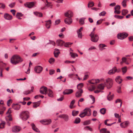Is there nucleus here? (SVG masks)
<instances>
[{"instance_id": "nucleus-47", "label": "nucleus", "mask_w": 133, "mask_h": 133, "mask_svg": "<svg viewBox=\"0 0 133 133\" xmlns=\"http://www.w3.org/2000/svg\"><path fill=\"white\" fill-rule=\"evenodd\" d=\"M55 61V59L54 58H51L49 60V62L51 64H53Z\"/></svg>"}, {"instance_id": "nucleus-52", "label": "nucleus", "mask_w": 133, "mask_h": 133, "mask_svg": "<svg viewBox=\"0 0 133 133\" xmlns=\"http://www.w3.org/2000/svg\"><path fill=\"white\" fill-rule=\"evenodd\" d=\"M83 84L82 83H80L77 85V88L78 89H81V88L83 87Z\"/></svg>"}, {"instance_id": "nucleus-4", "label": "nucleus", "mask_w": 133, "mask_h": 133, "mask_svg": "<svg viewBox=\"0 0 133 133\" xmlns=\"http://www.w3.org/2000/svg\"><path fill=\"white\" fill-rule=\"evenodd\" d=\"M105 85L107 87L108 89H109L111 88L113 85V81L112 79L108 78L106 79L105 82Z\"/></svg>"}, {"instance_id": "nucleus-62", "label": "nucleus", "mask_w": 133, "mask_h": 133, "mask_svg": "<svg viewBox=\"0 0 133 133\" xmlns=\"http://www.w3.org/2000/svg\"><path fill=\"white\" fill-rule=\"evenodd\" d=\"M15 4V2L12 3L10 4L9 6L10 8H12L14 6Z\"/></svg>"}, {"instance_id": "nucleus-29", "label": "nucleus", "mask_w": 133, "mask_h": 133, "mask_svg": "<svg viewBox=\"0 0 133 133\" xmlns=\"http://www.w3.org/2000/svg\"><path fill=\"white\" fill-rule=\"evenodd\" d=\"M107 129L105 128H103L101 129L100 130V133H110L109 131H107Z\"/></svg>"}, {"instance_id": "nucleus-34", "label": "nucleus", "mask_w": 133, "mask_h": 133, "mask_svg": "<svg viewBox=\"0 0 133 133\" xmlns=\"http://www.w3.org/2000/svg\"><path fill=\"white\" fill-rule=\"evenodd\" d=\"M70 54L71 57L73 58H75V57H77L78 56V55L77 54L75 53L70 52Z\"/></svg>"}, {"instance_id": "nucleus-19", "label": "nucleus", "mask_w": 133, "mask_h": 133, "mask_svg": "<svg viewBox=\"0 0 133 133\" xmlns=\"http://www.w3.org/2000/svg\"><path fill=\"white\" fill-rule=\"evenodd\" d=\"M99 80L98 79H93L88 81V82L92 84H95L99 83Z\"/></svg>"}, {"instance_id": "nucleus-11", "label": "nucleus", "mask_w": 133, "mask_h": 133, "mask_svg": "<svg viewBox=\"0 0 133 133\" xmlns=\"http://www.w3.org/2000/svg\"><path fill=\"white\" fill-rule=\"evenodd\" d=\"M43 68L40 66H37L34 68V71L37 73H40L42 71Z\"/></svg>"}, {"instance_id": "nucleus-1", "label": "nucleus", "mask_w": 133, "mask_h": 133, "mask_svg": "<svg viewBox=\"0 0 133 133\" xmlns=\"http://www.w3.org/2000/svg\"><path fill=\"white\" fill-rule=\"evenodd\" d=\"M23 61V59L19 55H14L12 56L10 59L11 63L13 64L16 65Z\"/></svg>"}, {"instance_id": "nucleus-5", "label": "nucleus", "mask_w": 133, "mask_h": 133, "mask_svg": "<svg viewBox=\"0 0 133 133\" xmlns=\"http://www.w3.org/2000/svg\"><path fill=\"white\" fill-rule=\"evenodd\" d=\"M89 35L91 37V41L92 42H96L98 41L99 37L96 34H90Z\"/></svg>"}, {"instance_id": "nucleus-49", "label": "nucleus", "mask_w": 133, "mask_h": 133, "mask_svg": "<svg viewBox=\"0 0 133 133\" xmlns=\"http://www.w3.org/2000/svg\"><path fill=\"white\" fill-rule=\"evenodd\" d=\"M106 46L105 44H100L99 45V47L101 50H102V48Z\"/></svg>"}, {"instance_id": "nucleus-2", "label": "nucleus", "mask_w": 133, "mask_h": 133, "mask_svg": "<svg viewBox=\"0 0 133 133\" xmlns=\"http://www.w3.org/2000/svg\"><path fill=\"white\" fill-rule=\"evenodd\" d=\"M91 110L89 108H86L83 110V112H81L79 116L81 118H83L86 116H90L91 115Z\"/></svg>"}, {"instance_id": "nucleus-20", "label": "nucleus", "mask_w": 133, "mask_h": 133, "mask_svg": "<svg viewBox=\"0 0 133 133\" xmlns=\"http://www.w3.org/2000/svg\"><path fill=\"white\" fill-rule=\"evenodd\" d=\"M129 122L128 121L125 122L120 124V126L122 128H125L127 127L129 125Z\"/></svg>"}, {"instance_id": "nucleus-36", "label": "nucleus", "mask_w": 133, "mask_h": 133, "mask_svg": "<svg viewBox=\"0 0 133 133\" xmlns=\"http://www.w3.org/2000/svg\"><path fill=\"white\" fill-rule=\"evenodd\" d=\"M34 14L35 15L37 16H38L40 17H42L43 14L41 12H34Z\"/></svg>"}, {"instance_id": "nucleus-64", "label": "nucleus", "mask_w": 133, "mask_h": 133, "mask_svg": "<svg viewBox=\"0 0 133 133\" xmlns=\"http://www.w3.org/2000/svg\"><path fill=\"white\" fill-rule=\"evenodd\" d=\"M23 15L21 13H17L16 15V17H22Z\"/></svg>"}, {"instance_id": "nucleus-27", "label": "nucleus", "mask_w": 133, "mask_h": 133, "mask_svg": "<svg viewBox=\"0 0 133 133\" xmlns=\"http://www.w3.org/2000/svg\"><path fill=\"white\" fill-rule=\"evenodd\" d=\"M46 22L45 24L46 27L47 29L49 28L51 24V20H49L48 21H46Z\"/></svg>"}, {"instance_id": "nucleus-57", "label": "nucleus", "mask_w": 133, "mask_h": 133, "mask_svg": "<svg viewBox=\"0 0 133 133\" xmlns=\"http://www.w3.org/2000/svg\"><path fill=\"white\" fill-rule=\"evenodd\" d=\"M5 124V122H2L0 124V128H3L4 127Z\"/></svg>"}, {"instance_id": "nucleus-50", "label": "nucleus", "mask_w": 133, "mask_h": 133, "mask_svg": "<svg viewBox=\"0 0 133 133\" xmlns=\"http://www.w3.org/2000/svg\"><path fill=\"white\" fill-rule=\"evenodd\" d=\"M114 17L116 18L121 19H122L124 17L123 16H119L118 15H115Z\"/></svg>"}, {"instance_id": "nucleus-48", "label": "nucleus", "mask_w": 133, "mask_h": 133, "mask_svg": "<svg viewBox=\"0 0 133 133\" xmlns=\"http://www.w3.org/2000/svg\"><path fill=\"white\" fill-rule=\"evenodd\" d=\"M95 89L94 86L92 85L91 87H90L88 88V89L90 91H92L95 90Z\"/></svg>"}, {"instance_id": "nucleus-58", "label": "nucleus", "mask_w": 133, "mask_h": 133, "mask_svg": "<svg viewBox=\"0 0 133 133\" xmlns=\"http://www.w3.org/2000/svg\"><path fill=\"white\" fill-rule=\"evenodd\" d=\"M5 7V5L2 3H0V8L4 9Z\"/></svg>"}, {"instance_id": "nucleus-25", "label": "nucleus", "mask_w": 133, "mask_h": 133, "mask_svg": "<svg viewBox=\"0 0 133 133\" xmlns=\"http://www.w3.org/2000/svg\"><path fill=\"white\" fill-rule=\"evenodd\" d=\"M60 53L59 50L57 49H55L54 52V56L56 57H57L59 54Z\"/></svg>"}, {"instance_id": "nucleus-35", "label": "nucleus", "mask_w": 133, "mask_h": 133, "mask_svg": "<svg viewBox=\"0 0 133 133\" xmlns=\"http://www.w3.org/2000/svg\"><path fill=\"white\" fill-rule=\"evenodd\" d=\"M80 119L79 117H77L75 118L74 121V123L75 124H78L80 122Z\"/></svg>"}, {"instance_id": "nucleus-60", "label": "nucleus", "mask_w": 133, "mask_h": 133, "mask_svg": "<svg viewBox=\"0 0 133 133\" xmlns=\"http://www.w3.org/2000/svg\"><path fill=\"white\" fill-rule=\"evenodd\" d=\"M120 9V6L119 5H116V6L115 7L114 9L115 10H119Z\"/></svg>"}, {"instance_id": "nucleus-21", "label": "nucleus", "mask_w": 133, "mask_h": 133, "mask_svg": "<svg viewBox=\"0 0 133 133\" xmlns=\"http://www.w3.org/2000/svg\"><path fill=\"white\" fill-rule=\"evenodd\" d=\"M65 23L67 24H70L72 22V19L71 18H67L64 20Z\"/></svg>"}, {"instance_id": "nucleus-63", "label": "nucleus", "mask_w": 133, "mask_h": 133, "mask_svg": "<svg viewBox=\"0 0 133 133\" xmlns=\"http://www.w3.org/2000/svg\"><path fill=\"white\" fill-rule=\"evenodd\" d=\"M103 20V19L100 20L98 21L96 23V24L97 25H98L101 23Z\"/></svg>"}, {"instance_id": "nucleus-18", "label": "nucleus", "mask_w": 133, "mask_h": 133, "mask_svg": "<svg viewBox=\"0 0 133 133\" xmlns=\"http://www.w3.org/2000/svg\"><path fill=\"white\" fill-rule=\"evenodd\" d=\"M4 18L8 20H11L12 19V16L8 14H5L4 15Z\"/></svg>"}, {"instance_id": "nucleus-53", "label": "nucleus", "mask_w": 133, "mask_h": 133, "mask_svg": "<svg viewBox=\"0 0 133 133\" xmlns=\"http://www.w3.org/2000/svg\"><path fill=\"white\" fill-rule=\"evenodd\" d=\"M118 102L120 103V107H121L122 105V102L121 101V100L120 99H117L115 101V103H117Z\"/></svg>"}, {"instance_id": "nucleus-37", "label": "nucleus", "mask_w": 133, "mask_h": 133, "mask_svg": "<svg viewBox=\"0 0 133 133\" xmlns=\"http://www.w3.org/2000/svg\"><path fill=\"white\" fill-rule=\"evenodd\" d=\"M78 111H76L75 110H73L72 112V115L73 116H75L77 115L79 113Z\"/></svg>"}, {"instance_id": "nucleus-16", "label": "nucleus", "mask_w": 133, "mask_h": 133, "mask_svg": "<svg viewBox=\"0 0 133 133\" xmlns=\"http://www.w3.org/2000/svg\"><path fill=\"white\" fill-rule=\"evenodd\" d=\"M73 92L72 89L65 90L63 92V94L64 95H69L71 94Z\"/></svg>"}, {"instance_id": "nucleus-23", "label": "nucleus", "mask_w": 133, "mask_h": 133, "mask_svg": "<svg viewBox=\"0 0 133 133\" xmlns=\"http://www.w3.org/2000/svg\"><path fill=\"white\" fill-rule=\"evenodd\" d=\"M56 43L57 45L61 46L63 45L64 42L62 40L59 39L57 41Z\"/></svg>"}, {"instance_id": "nucleus-31", "label": "nucleus", "mask_w": 133, "mask_h": 133, "mask_svg": "<svg viewBox=\"0 0 133 133\" xmlns=\"http://www.w3.org/2000/svg\"><path fill=\"white\" fill-rule=\"evenodd\" d=\"M48 95L50 97H53V92L50 89H49L48 91Z\"/></svg>"}, {"instance_id": "nucleus-32", "label": "nucleus", "mask_w": 133, "mask_h": 133, "mask_svg": "<svg viewBox=\"0 0 133 133\" xmlns=\"http://www.w3.org/2000/svg\"><path fill=\"white\" fill-rule=\"evenodd\" d=\"M111 92H109V95L107 96V99L109 101L112 100L113 98L114 95H110Z\"/></svg>"}, {"instance_id": "nucleus-40", "label": "nucleus", "mask_w": 133, "mask_h": 133, "mask_svg": "<svg viewBox=\"0 0 133 133\" xmlns=\"http://www.w3.org/2000/svg\"><path fill=\"white\" fill-rule=\"evenodd\" d=\"M40 104L39 102H37L34 103L33 105V107L34 108H36L38 107Z\"/></svg>"}, {"instance_id": "nucleus-59", "label": "nucleus", "mask_w": 133, "mask_h": 133, "mask_svg": "<svg viewBox=\"0 0 133 133\" xmlns=\"http://www.w3.org/2000/svg\"><path fill=\"white\" fill-rule=\"evenodd\" d=\"M90 98L92 99L93 101V103H94L95 102V97L92 95L90 96Z\"/></svg>"}, {"instance_id": "nucleus-38", "label": "nucleus", "mask_w": 133, "mask_h": 133, "mask_svg": "<svg viewBox=\"0 0 133 133\" xmlns=\"http://www.w3.org/2000/svg\"><path fill=\"white\" fill-rule=\"evenodd\" d=\"M85 19L83 18H82L79 19V22L80 24L83 25L84 23V20Z\"/></svg>"}, {"instance_id": "nucleus-44", "label": "nucleus", "mask_w": 133, "mask_h": 133, "mask_svg": "<svg viewBox=\"0 0 133 133\" xmlns=\"http://www.w3.org/2000/svg\"><path fill=\"white\" fill-rule=\"evenodd\" d=\"M91 123V121L90 120L86 121H84L83 124L84 125H87Z\"/></svg>"}, {"instance_id": "nucleus-22", "label": "nucleus", "mask_w": 133, "mask_h": 133, "mask_svg": "<svg viewBox=\"0 0 133 133\" xmlns=\"http://www.w3.org/2000/svg\"><path fill=\"white\" fill-rule=\"evenodd\" d=\"M12 108L15 110H19L21 107V105L17 104H13L12 105Z\"/></svg>"}, {"instance_id": "nucleus-41", "label": "nucleus", "mask_w": 133, "mask_h": 133, "mask_svg": "<svg viewBox=\"0 0 133 133\" xmlns=\"http://www.w3.org/2000/svg\"><path fill=\"white\" fill-rule=\"evenodd\" d=\"M72 44V43L70 42H67L64 44V46L65 47H69Z\"/></svg>"}, {"instance_id": "nucleus-24", "label": "nucleus", "mask_w": 133, "mask_h": 133, "mask_svg": "<svg viewBox=\"0 0 133 133\" xmlns=\"http://www.w3.org/2000/svg\"><path fill=\"white\" fill-rule=\"evenodd\" d=\"M31 88V89L30 91L28 90L24 91L23 92V94L25 95H27L29 94H30L31 92H32L33 91V90L34 89V88L32 87Z\"/></svg>"}, {"instance_id": "nucleus-13", "label": "nucleus", "mask_w": 133, "mask_h": 133, "mask_svg": "<svg viewBox=\"0 0 133 133\" xmlns=\"http://www.w3.org/2000/svg\"><path fill=\"white\" fill-rule=\"evenodd\" d=\"M21 130V128L18 126H15L12 128V131L13 132L17 133Z\"/></svg>"}, {"instance_id": "nucleus-17", "label": "nucleus", "mask_w": 133, "mask_h": 133, "mask_svg": "<svg viewBox=\"0 0 133 133\" xmlns=\"http://www.w3.org/2000/svg\"><path fill=\"white\" fill-rule=\"evenodd\" d=\"M65 16L69 18H71L73 15L72 12L70 11H68L65 13Z\"/></svg>"}, {"instance_id": "nucleus-15", "label": "nucleus", "mask_w": 133, "mask_h": 133, "mask_svg": "<svg viewBox=\"0 0 133 133\" xmlns=\"http://www.w3.org/2000/svg\"><path fill=\"white\" fill-rule=\"evenodd\" d=\"M116 66L114 67L112 69L110 70L108 72V74L111 75L114 74L116 72Z\"/></svg>"}, {"instance_id": "nucleus-42", "label": "nucleus", "mask_w": 133, "mask_h": 133, "mask_svg": "<svg viewBox=\"0 0 133 133\" xmlns=\"http://www.w3.org/2000/svg\"><path fill=\"white\" fill-rule=\"evenodd\" d=\"M75 102V100L74 99L71 102L70 105V108L71 109H73L74 107L73 106V104Z\"/></svg>"}, {"instance_id": "nucleus-12", "label": "nucleus", "mask_w": 133, "mask_h": 133, "mask_svg": "<svg viewBox=\"0 0 133 133\" xmlns=\"http://www.w3.org/2000/svg\"><path fill=\"white\" fill-rule=\"evenodd\" d=\"M128 34H118L117 37L118 39H123L127 37Z\"/></svg>"}, {"instance_id": "nucleus-45", "label": "nucleus", "mask_w": 133, "mask_h": 133, "mask_svg": "<svg viewBox=\"0 0 133 133\" xmlns=\"http://www.w3.org/2000/svg\"><path fill=\"white\" fill-rule=\"evenodd\" d=\"M108 119H107L105 120L104 121V124L105 125L108 126H111V125L112 124H113L115 123V122H114V123H112L111 124H107V122L109 121Z\"/></svg>"}, {"instance_id": "nucleus-7", "label": "nucleus", "mask_w": 133, "mask_h": 133, "mask_svg": "<svg viewBox=\"0 0 133 133\" xmlns=\"http://www.w3.org/2000/svg\"><path fill=\"white\" fill-rule=\"evenodd\" d=\"M48 90L47 87L43 86L40 88L39 91L42 94L46 95L48 93Z\"/></svg>"}, {"instance_id": "nucleus-39", "label": "nucleus", "mask_w": 133, "mask_h": 133, "mask_svg": "<svg viewBox=\"0 0 133 133\" xmlns=\"http://www.w3.org/2000/svg\"><path fill=\"white\" fill-rule=\"evenodd\" d=\"M5 118L7 121H11L12 120V118L10 115H9L5 117Z\"/></svg>"}, {"instance_id": "nucleus-46", "label": "nucleus", "mask_w": 133, "mask_h": 133, "mask_svg": "<svg viewBox=\"0 0 133 133\" xmlns=\"http://www.w3.org/2000/svg\"><path fill=\"white\" fill-rule=\"evenodd\" d=\"M128 11L127 10H123L122 12V15H125L128 13Z\"/></svg>"}, {"instance_id": "nucleus-61", "label": "nucleus", "mask_w": 133, "mask_h": 133, "mask_svg": "<svg viewBox=\"0 0 133 133\" xmlns=\"http://www.w3.org/2000/svg\"><path fill=\"white\" fill-rule=\"evenodd\" d=\"M106 13L105 11H103L99 14V16H104L105 15Z\"/></svg>"}, {"instance_id": "nucleus-14", "label": "nucleus", "mask_w": 133, "mask_h": 133, "mask_svg": "<svg viewBox=\"0 0 133 133\" xmlns=\"http://www.w3.org/2000/svg\"><path fill=\"white\" fill-rule=\"evenodd\" d=\"M35 3L33 2L27 3L25 4L24 5L25 7L30 8L33 7Z\"/></svg>"}, {"instance_id": "nucleus-10", "label": "nucleus", "mask_w": 133, "mask_h": 133, "mask_svg": "<svg viewBox=\"0 0 133 133\" xmlns=\"http://www.w3.org/2000/svg\"><path fill=\"white\" fill-rule=\"evenodd\" d=\"M58 117L63 119L65 122H67L69 119V116L66 114H63L60 115Z\"/></svg>"}, {"instance_id": "nucleus-51", "label": "nucleus", "mask_w": 133, "mask_h": 133, "mask_svg": "<svg viewBox=\"0 0 133 133\" xmlns=\"http://www.w3.org/2000/svg\"><path fill=\"white\" fill-rule=\"evenodd\" d=\"M127 1L126 0H124L122 2V4L123 6L125 7L126 6V3Z\"/></svg>"}, {"instance_id": "nucleus-43", "label": "nucleus", "mask_w": 133, "mask_h": 133, "mask_svg": "<svg viewBox=\"0 0 133 133\" xmlns=\"http://www.w3.org/2000/svg\"><path fill=\"white\" fill-rule=\"evenodd\" d=\"M106 109L105 108H102L100 110V112L102 114H104L106 112Z\"/></svg>"}, {"instance_id": "nucleus-26", "label": "nucleus", "mask_w": 133, "mask_h": 133, "mask_svg": "<svg viewBox=\"0 0 133 133\" xmlns=\"http://www.w3.org/2000/svg\"><path fill=\"white\" fill-rule=\"evenodd\" d=\"M31 126H32V129L34 131L37 132H40L38 128H36L35 125L34 124H31Z\"/></svg>"}, {"instance_id": "nucleus-9", "label": "nucleus", "mask_w": 133, "mask_h": 133, "mask_svg": "<svg viewBox=\"0 0 133 133\" xmlns=\"http://www.w3.org/2000/svg\"><path fill=\"white\" fill-rule=\"evenodd\" d=\"M78 89V90L75 93V96L77 98H79L82 96V94L83 93V90L82 89Z\"/></svg>"}, {"instance_id": "nucleus-28", "label": "nucleus", "mask_w": 133, "mask_h": 133, "mask_svg": "<svg viewBox=\"0 0 133 133\" xmlns=\"http://www.w3.org/2000/svg\"><path fill=\"white\" fill-rule=\"evenodd\" d=\"M115 80L119 84L122 82V80L120 76H118L116 78Z\"/></svg>"}, {"instance_id": "nucleus-30", "label": "nucleus", "mask_w": 133, "mask_h": 133, "mask_svg": "<svg viewBox=\"0 0 133 133\" xmlns=\"http://www.w3.org/2000/svg\"><path fill=\"white\" fill-rule=\"evenodd\" d=\"M105 86V83H102L99 84L97 86L98 89L100 90H103Z\"/></svg>"}, {"instance_id": "nucleus-56", "label": "nucleus", "mask_w": 133, "mask_h": 133, "mask_svg": "<svg viewBox=\"0 0 133 133\" xmlns=\"http://www.w3.org/2000/svg\"><path fill=\"white\" fill-rule=\"evenodd\" d=\"M12 100L11 99L9 100L7 102V105L8 106H9L10 105V104L12 102Z\"/></svg>"}, {"instance_id": "nucleus-54", "label": "nucleus", "mask_w": 133, "mask_h": 133, "mask_svg": "<svg viewBox=\"0 0 133 133\" xmlns=\"http://www.w3.org/2000/svg\"><path fill=\"white\" fill-rule=\"evenodd\" d=\"M94 5V3L93 2H90L89 3L88 5V6L89 7H91L92 6Z\"/></svg>"}, {"instance_id": "nucleus-6", "label": "nucleus", "mask_w": 133, "mask_h": 133, "mask_svg": "<svg viewBox=\"0 0 133 133\" xmlns=\"http://www.w3.org/2000/svg\"><path fill=\"white\" fill-rule=\"evenodd\" d=\"M43 1L44 2L45 1V2L47 3V4H45V5L44 6L41 7V10H44L46 9L49 7H50V8H52V5L51 4V3L48 2L47 0H44V1Z\"/></svg>"}, {"instance_id": "nucleus-3", "label": "nucleus", "mask_w": 133, "mask_h": 133, "mask_svg": "<svg viewBox=\"0 0 133 133\" xmlns=\"http://www.w3.org/2000/svg\"><path fill=\"white\" fill-rule=\"evenodd\" d=\"M19 116L23 120L26 121L29 117V113L27 111H23L20 114Z\"/></svg>"}, {"instance_id": "nucleus-33", "label": "nucleus", "mask_w": 133, "mask_h": 133, "mask_svg": "<svg viewBox=\"0 0 133 133\" xmlns=\"http://www.w3.org/2000/svg\"><path fill=\"white\" fill-rule=\"evenodd\" d=\"M121 70H122V71L123 73V74L124 75L126 73L127 71V68L126 66H125L122 67L121 68Z\"/></svg>"}, {"instance_id": "nucleus-55", "label": "nucleus", "mask_w": 133, "mask_h": 133, "mask_svg": "<svg viewBox=\"0 0 133 133\" xmlns=\"http://www.w3.org/2000/svg\"><path fill=\"white\" fill-rule=\"evenodd\" d=\"M55 72V70L53 69H50L49 70V74L50 75L54 74Z\"/></svg>"}, {"instance_id": "nucleus-8", "label": "nucleus", "mask_w": 133, "mask_h": 133, "mask_svg": "<svg viewBox=\"0 0 133 133\" xmlns=\"http://www.w3.org/2000/svg\"><path fill=\"white\" fill-rule=\"evenodd\" d=\"M40 122L43 124L48 125L51 123V120L50 119H44L41 120Z\"/></svg>"}]
</instances>
